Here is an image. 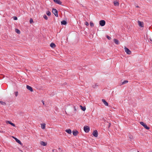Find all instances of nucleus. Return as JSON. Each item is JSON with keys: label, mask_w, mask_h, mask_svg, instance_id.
<instances>
[{"label": "nucleus", "mask_w": 152, "mask_h": 152, "mask_svg": "<svg viewBox=\"0 0 152 152\" xmlns=\"http://www.w3.org/2000/svg\"><path fill=\"white\" fill-rule=\"evenodd\" d=\"M137 152H139V151H137Z\"/></svg>", "instance_id": "79ce46f5"}, {"label": "nucleus", "mask_w": 152, "mask_h": 152, "mask_svg": "<svg viewBox=\"0 0 152 152\" xmlns=\"http://www.w3.org/2000/svg\"><path fill=\"white\" fill-rule=\"evenodd\" d=\"M105 20H101L99 21V24L102 26H104L105 24Z\"/></svg>", "instance_id": "39448f33"}, {"label": "nucleus", "mask_w": 152, "mask_h": 152, "mask_svg": "<svg viewBox=\"0 0 152 152\" xmlns=\"http://www.w3.org/2000/svg\"><path fill=\"white\" fill-rule=\"evenodd\" d=\"M13 138H14L15 139V140L16 141L18 142V143L20 145H21V146H22L23 145V144L22 143H21V141L19 140H18V139L17 138H15L14 137H13Z\"/></svg>", "instance_id": "0eeeda50"}, {"label": "nucleus", "mask_w": 152, "mask_h": 152, "mask_svg": "<svg viewBox=\"0 0 152 152\" xmlns=\"http://www.w3.org/2000/svg\"><path fill=\"white\" fill-rule=\"evenodd\" d=\"M74 109L75 111H76L77 110V109H78V107L77 106H74Z\"/></svg>", "instance_id": "cd10ccee"}, {"label": "nucleus", "mask_w": 152, "mask_h": 152, "mask_svg": "<svg viewBox=\"0 0 152 152\" xmlns=\"http://www.w3.org/2000/svg\"><path fill=\"white\" fill-rule=\"evenodd\" d=\"M13 18L14 20H17L18 19V18L16 16H14L13 17Z\"/></svg>", "instance_id": "473e14b6"}, {"label": "nucleus", "mask_w": 152, "mask_h": 152, "mask_svg": "<svg viewBox=\"0 0 152 152\" xmlns=\"http://www.w3.org/2000/svg\"><path fill=\"white\" fill-rule=\"evenodd\" d=\"M124 50L125 52L128 54L130 55L131 53V51L127 48L125 47Z\"/></svg>", "instance_id": "20e7f679"}, {"label": "nucleus", "mask_w": 152, "mask_h": 152, "mask_svg": "<svg viewBox=\"0 0 152 152\" xmlns=\"http://www.w3.org/2000/svg\"><path fill=\"white\" fill-rule=\"evenodd\" d=\"M40 143L43 146H45L47 145V143L46 142L43 141H41L40 142Z\"/></svg>", "instance_id": "9d476101"}, {"label": "nucleus", "mask_w": 152, "mask_h": 152, "mask_svg": "<svg viewBox=\"0 0 152 152\" xmlns=\"http://www.w3.org/2000/svg\"><path fill=\"white\" fill-rule=\"evenodd\" d=\"M52 12L54 14V15L56 17H58V11L56 9L54 8H53Z\"/></svg>", "instance_id": "f257e3e1"}, {"label": "nucleus", "mask_w": 152, "mask_h": 152, "mask_svg": "<svg viewBox=\"0 0 152 152\" xmlns=\"http://www.w3.org/2000/svg\"><path fill=\"white\" fill-rule=\"evenodd\" d=\"M6 123L7 124H9L11 125L12 126L14 127H15V125L13 123H12L11 121H7L6 122Z\"/></svg>", "instance_id": "1a4fd4ad"}, {"label": "nucleus", "mask_w": 152, "mask_h": 152, "mask_svg": "<svg viewBox=\"0 0 152 152\" xmlns=\"http://www.w3.org/2000/svg\"><path fill=\"white\" fill-rule=\"evenodd\" d=\"M0 103L1 104L3 105H4L6 104V103L5 102H3L2 101H0Z\"/></svg>", "instance_id": "393cba45"}, {"label": "nucleus", "mask_w": 152, "mask_h": 152, "mask_svg": "<svg viewBox=\"0 0 152 152\" xmlns=\"http://www.w3.org/2000/svg\"><path fill=\"white\" fill-rule=\"evenodd\" d=\"M111 125V123H109V125H108V128H109L110 127Z\"/></svg>", "instance_id": "f704fd0d"}, {"label": "nucleus", "mask_w": 152, "mask_h": 152, "mask_svg": "<svg viewBox=\"0 0 152 152\" xmlns=\"http://www.w3.org/2000/svg\"><path fill=\"white\" fill-rule=\"evenodd\" d=\"M50 46L52 48H54L56 47V45L54 43L52 42L50 44Z\"/></svg>", "instance_id": "a211bd4d"}, {"label": "nucleus", "mask_w": 152, "mask_h": 152, "mask_svg": "<svg viewBox=\"0 0 152 152\" xmlns=\"http://www.w3.org/2000/svg\"><path fill=\"white\" fill-rule=\"evenodd\" d=\"M92 134L94 137H97L98 134L97 131L96 130L94 131L93 132Z\"/></svg>", "instance_id": "423d86ee"}, {"label": "nucleus", "mask_w": 152, "mask_h": 152, "mask_svg": "<svg viewBox=\"0 0 152 152\" xmlns=\"http://www.w3.org/2000/svg\"><path fill=\"white\" fill-rule=\"evenodd\" d=\"M84 131L86 133L90 131V128L88 126H85L84 127Z\"/></svg>", "instance_id": "7ed1b4c3"}, {"label": "nucleus", "mask_w": 152, "mask_h": 152, "mask_svg": "<svg viewBox=\"0 0 152 152\" xmlns=\"http://www.w3.org/2000/svg\"><path fill=\"white\" fill-rule=\"evenodd\" d=\"M33 22V20L31 18H30V20H29V22H30V23H31L32 22Z\"/></svg>", "instance_id": "7c9ffc66"}, {"label": "nucleus", "mask_w": 152, "mask_h": 152, "mask_svg": "<svg viewBox=\"0 0 152 152\" xmlns=\"http://www.w3.org/2000/svg\"><path fill=\"white\" fill-rule=\"evenodd\" d=\"M58 149H61V148H58Z\"/></svg>", "instance_id": "ea45409f"}, {"label": "nucleus", "mask_w": 152, "mask_h": 152, "mask_svg": "<svg viewBox=\"0 0 152 152\" xmlns=\"http://www.w3.org/2000/svg\"><path fill=\"white\" fill-rule=\"evenodd\" d=\"M78 133V132L77 130H73L72 131L73 134L74 136H76Z\"/></svg>", "instance_id": "6e6552de"}, {"label": "nucleus", "mask_w": 152, "mask_h": 152, "mask_svg": "<svg viewBox=\"0 0 152 152\" xmlns=\"http://www.w3.org/2000/svg\"><path fill=\"white\" fill-rule=\"evenodd\" d=\"M14 93H15V96L16 97L18 96V91H15V92H14Z\"/></svg>", "instance_id": "c85d7f7f"}, {"label": "nucleus", "mask_w": 152, "mask_h": 152, "mask_svg": "<svg viewBox=\"0 0 152 152\" xmlns=\"http://www.w3.org/2000/svg\"><path fill=\"white\" fill-rule=\"evenodd\" d=\"M114 5L115 6H118L119 5V3L116 1H115L113 2Z\"/></svg>", "instance_id": "2eb2a0df"}, {"label": "nucleus", "mask_w": 152, "mask_h": 152, "mask_svg": "<svg viewBox=\"0 0 152 152\" xmlns=\"http://www.w3.org/2000/svg\"><path fill=\"white\" fill-rule=\"evenodd\" d=\"M106 37L109 39L110 40L111 39V38L108 35L106 36Z\"/></svg>", "instance_id": "2f4dec72"}, {"label": "nucleus", "mask_w": 152, "mask_h": 152, "mask_svg": "<svg viewBox=\"0 0 152 152\" xmlns=\"http://www.w3.org/2000/svg\"><path fill=\"white\" fill-rule=\"evenodd\" d=\"M54 2L60 5H61L62 4V2L60 0H55Z\"/></svg>", "instance_id": "4468645a"}, {"label": "nucleus", "mask_w": 152, "mask_h": 152, "mask_svg": "<svg viewBox=\"0 0 152 152\" xmlns=\"http://www.w3.org/2000/svg\"><path fill=\"white\" fill-rule=\"evenodd\" d=\"M138 23L139 26L141 27H144L143 23V22H141L140 21H138Z\"/></svg>", "instance_id": "f8f14e48"}, {"label": "nucleus", "mask_w": 152, "mask_h": 152, "mask_svg": "<svg viewBox=\"0 0 152 152\" xmlns=\"http://www.w3.org/2000/svg\"><path fill=\"white\" fill-rule=\"evenodd\" d=\"M15 31L17 34H20V31L17 28L15 29Z\"/></svg>", "instance_id": "aec40b11"}, {"label": "nucleus", "mask_w": 152, "mask_h": 152, "mask_svg": "<svg viewBox=\"0 0 152 152\" xmlns=\"http://www.w3.org/2000/svg\"><path fill=\"white\" fill-rule=\"evenodd\" d=\"M85 24L87 26H88L89 25V23L88 22H85Z\"/></svg>", "instance_id": "72a5a7b5"}, {"label": "nucleus", "mask_w": 152, "mask_h": 152, "mask_svg": "<svg viewBox=\"0 0 152 152\" xmlns=\"http://www.w3.org/2000/svg\"><path fill=\"white\" fill-rule=\"evenodd\" d=\"M98 86L97 85H96V84H95L94 85H93L92 86V87L94 88H96V86Z\"/></svg>", "instance_id": "c756f323"}, {"label": "nucleus", "mask_w": 152, "mask_h": 152, "mask_svg": "<svg viewBox=\"0 0 152 152\" xmlns=\"http://www.w3.org/2000/svg\"><path fill=\"white\" fill-rule=\"evenodd\" d=\"M42 103L44 105L45 104V103H44V102L43 101H42Z\"/></svg>", "instance_id": "c9c22d12"}, {"label": "nucleus", "mask_w": 152, "mask_h": 152, "mask_svg": "<svg viewBox=\"0 0 152 152\" xmlns=\"http://www.w3.org/2000/svg\"><path fill=\"white\" fill-rule=\"evenodd\" d=\"M90 24L91 26V27H93L94 25V23L92 22H90Z\"/></svg>", "instance_id": "a878e982"}, {"label": "nucleus", "mask_w": 152, "mask_h": 152, "mask_svg": "<svg viewBox=\"0 0 152 152\" xmlns=\"http://www.w3.org/2000/svg\"><path fill=\"white\" fill-rule=\"evenodd\" d=\"M55 150H53V152H54V151H55Z\"/></svg>", "instance_id": "58836bf2"}, {"label": "nucleus", "mask_w": 152, "mask_h": 152, "mask_svg": "<svg viewBox=\"0 0 152 152\" xmlns=\"http://www.w3.org/2000/svg\"><path fill=\"white\" fill-rule=\"evenodd\" d=\"M43 17L46 20H47L48 19V17L46 15H44Z\"/></svg>", "instance_id": "b1692460"}, {"label": "nucleus", "mask_w": 152, "mask_h": 152, "mask_svg": "<svg viewBox=\"0 0 152 152\" xmlns=\"http://www.w3.org/2000/svg\"><path fill=\"white\" fill-rule=\"evenodd\" d=\"M102 101L105 105L106 106H108V103L107 102H106L105 99H102Z\"/></svg>", "instance_id": "9b49d317"}, {"label": "nucleus", "mask_w": 152, "mask_h": 152, "mask_svg": "<svg viewBox=\"0 0 152 152\" xmlns=\"http://www.w3.org/2000/svg\"><path fill=\"white\" fill-rule=\"evenodd\" d=\"M136 7H137V8H139V6H136Z\"/></svg>", "instance_id": "e433bc0d"}, {"label": "nucleus", "mask_w": 152, "mask_h": 152, "mask_svg": "<svg viewBox=\"0 0 152 152\" xmlns=\"http://www.w3.org/2000/svg\"><path fill=\"white\" fill-rule=\"evenodd\" d=\"M26 88L28 90H30L31 91H33V89L32 88L31 86H30L28 85H27Z\"/></svg>", "instance_id": "ddd939ff"}, {"label": "nucleus", "mask_w": 152, "mask_h": 152, "mask_svg": "<svg viewBox=\"0 0 152 152\" xmlns=\"http://www.w3.org/2000/svg\"><path fill=\"white\" fill-rule=\"evenodd\" d=\"M41 128L42 129H45V124H41Z\"/></svg>", "instance_id": "4be33fe9"}, {"label": "nucleus", "mask_w": 152, "mask_h": 152, "mask_svg": "<svg viewBox=\"0 0 152 152\" xmlns=\"http://www.w3.org/2000/svg\"><path fill=\"white\" fill-rule=\"evenodd\" d=\"M46 14L48 16H50L51 15V12L49 11H47L46 12Z\"/></svg>", "instance_id": "5701e85b"}, {"label": "nucleus", "mask_w": 152, "mask_h": 152, "mask_svg": "<svg viewBox=\"0 0 152 152\" xmlns=\"http://www.w3.org/2000/svg\"><path fill=\"white\" fill-rule=\"evenodd\" d=\"M128 81L127 80H126L124 81L122 83V84L123 85L125 84L126 83H127L128 82Z\"/></svg>", "instance_id": "bb28decb"}, {"label": "nucleus", "mask_w": 152, "mask_h": 152, "mask_svg": "<svg viewBox=\"0 0 152 152\" xmlns=\"http://www.w3.org/2000/svg\"><path fill=\"white\" fill-rule=\"evenodd\" d=\"M65 132H67L69 134H70L72 133V131L70 129H66L65 130Z\"/></svg>", "instance_id": "f3484780"}, {"label": "nucleus", "mask_w": 152, "mask_h": 152, "mask_svg": "<svg viewBox=\"0 0 152 152\" xmlns=\"http://www.w3.org/2000/svg\"><path fill=\"white\" fill-rule=\"evenodd\" d=\"M114 42L117 45H118L119 43V42L118 39H114Z\"/></svg>", "instance_id": "dca6fc26"}, {"label": "nucleus", "mask_w": 152, "mask_h": 152, "mask_svg": "<svg viewBox=\"0 0 152 152\" xmlns=\"http://www.w3.org/2000/svg\"><path fill=\"white\" fill-rule=\"evenodd\" d=\"M61 25H66L67 24V22L65 20H64L61 21Z\"/></svg>", "instance_id": "6ab92c4d"}, {"label": "nucleus", "mask_w": 152, "mask_h": 152, "mask_svg": "<svg viewBox=\"0 0 152 152\" xmlns=\"http://www.w3.org/2000/svg\"><path fill=\"white\" fill-rule=\"evenodd\" d=\"M80 107L81 108V109L83 111L85 110L86 108L85 107H83L82 105H80Z\"/></svg>", "instance_id": "412c9836"}, {"label": "nucleus", "mask_w": 152, "mask_h": 152, "mask_svg": "<svg viewBox=\"0 0 152 152\" xmlns=\"http://www.w3.org/2000/svg\"><path fill=\"white\" fill-rule=\"evenodd\" d=\"M55 150H53V152H54V151H55Z\"/></svg>", "instance_id": "4c0bfd02"}, {"label": "nucleus", "mask_w": 152, "mask_h": 152, "mask_svg": "<svg viewBox=\"0 0 152 152\" xmlns=\"http://www.w3.org/2000/svg\"><path fill=\"white\" fill-rule=\"evenodd\" d=\"M53 1H54V2L55 1V0H53Z\"/></svg>", "instance_id": "a19ab883"}, {"label": "nucleus", "mask_w": 152, "mask_h": 152, "mask_svg": "<svg viewBox=\"0 0 152 152\" xmlns=\"http://www.w3.org/2000/svg\"><path fill=\"white\" fill-rule=\"evenodd\" d=\"M140 124L145 129L147 130L149 129L150 128L148 127L143 122H140Z\"/></svg>", "instance_id": "f03ea898"}]
</instances>
